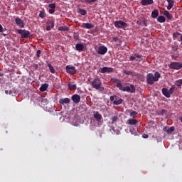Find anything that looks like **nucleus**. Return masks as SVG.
I'll return each instance as SVG.
<instances>
[{
	"label": "nucleus",
	"mask_w": 182,
	"mask_h": 182,
	"mask_svg": "<svg viewBox=\"0 0 182 182\" xmlns=\"http://www.w3.org/2000/svg\"><path fill=\"white\" fill-rule=\"evenodd\" d=\"M159 77H161V75L159 72H155L154 75L149 73L146 75V82L148 85H154V82H159Z\"/></svg>",
	"instance_id": "f257e3e1"
},
{
	"label": "nucleus",
	"mask_w": 182,
	"mask_h": 182,
	"mask_svg": "<svg viewBox=\"0 0 182 182\" xmlns=\"http://www.w3.org/2000/svg\"><path fill=\"white\" fill-rule=\"evenodd\" d=\"M92 87L93 89H96V90H99L100 92H103L105 90V87H102V81L100 78L96 77L92 82Z\"/></svg>",
	"instance_id": "f03ea898"
},
{
	"label": "nucleus",
	"mask_w": 182,
	"mask_h": 182,
	"mask_svg": "<svg viewBox=\"0 0 182 182\" xmlns=\"http://www.w3.org/2000/svg\"><path fill=\"white\" fill-rule=\"evenodd\" d=\"M118 89L122 90V92H127L128 93H135L136 92V87L133 85H130V86L124 87L123 84H118Z\"/></svg>",
	"instance_id": "7ed1b4c3"
},
{
	"label": "nucleus",
	"mask_w": 182,
	"mask_h": 182,
	"mask_svg": "<svg viewBox=\"0 0 182 182\" xmlns=\"http://www.w3.org/2000/svg\"><path fill=\"white\" fill-rule=\"evenodd\" d=\"M18 33L21 35V38L23 39H29V38L32 36V34H31V33L26 30L19 29L18 30Z\"/></svg>",
	"instance_id": "20e7f679"
},
{
	"label": "nucleus",
	"mask_w": 182,
	"mask_h": 182,
	"mask_svg": "<svg viewBox=\"0 0 182 182\" xmlns=\"http://www.w3.org/2000/svg\"><path fill=\"white\" fill-rule=\"evenodd\" d=\"M170 69H174L175 70H180L182 69L181 62H172L169 64Z\"/></svg>",
	"instance_id": "39448f33"
},
{
	"label": "nucleus",
	"mask_w": 182,
	"mask_h": 182,
	"mask_svg": "<svg viewBox=\"0 0 182 182\" xmlns=\"http://www.w3.org/2000/svg\"><path fill=\"white\" fill-rule=\"evenodd\" d=\"M115 28H118V29H124V28H127V23L124 22L122 21H117L114 23Z\"/></svg>",
	"instance_id": "423d86ee"
},
{
	"label": "nucleus",
	"mask_w": 182,
	"mask_h": 182,
	"mask_svg": "<svg viewBox=\"0 0 182 182\" xmlns=\"http://www.w3.org/2000/svg\"><path fill=\"white\" fill-rule=\"evenodd\" d=\"M129 60V62H134V60L141 62V60H143V55L135 53L134 55L130 56Z\"/></svg>",
	"instance_id": "0eeeda50"
},
{
	"label": "nucleus",
	"mask_w": 182,
	"mask_h": 182,
	"mask_svg": "<svg viewBox=\"0 0 182 182\" xmlns=\"http://www.w3.org/2000/svg\"><path fill=\"white\" fill-rule=\"evenodd\" d=\"M106 53H107V47L105 46H101L98 48V55H106Z\"/></svg>",
	"instance_id": "6e6552de"
},
{
	"label": "nucleus",
	"mask_w": 182,
	"mask_h": 182,
	"mask_svg": "<svg viewBox=\"0 0 182 182\" xmlns=\"http://www.w3.org/2000/svg\"><path fill=\"white\" fill-rule=\"evenodd\" d=\"M113 68L110 67H103L100 69V73H113Z\"/></svg>",
	"instance_id": "1a4fd4ad"
},
{
	"label": "nucleus",
	"mask_w": 182,
	"mask_h": 182,
	"mask_svg": "<svg viewBox=\"0 0 182 182\" xmlns=\"http://www.w3.org/2000/svg\"><path fill=\"white\" fill-rule=\"evenodd\" d=\"M65 69L67 73H70V75H75V73H76V68L73 66L67 65Z\"/></svg>",
	"instance_id": "9d476101"
},
{
	"label": "nucleus",
	"mask_w": 182,
	"mask_h": 182,
	"mask_svg": "<svg viewBox=\"0 0 182 182\" xmlns=\"http://www.w3.org/2000/svg\"><path fill=\"white\" fill-rule=\"evenodd\" d=\"M15 22H16V25L18 26H19V28H25V23L20 18H18V17L16 18Z\"/></svg>",
	"instance_id": "9b49d317"
},
{
	"label": "nucleus",
	"mask_w": 182,
	"mask_h": 182,
	"mask_svg": "<svg viewBox=\"0 0 182 182\" xmlns=\"http://www.w3.org/2000/svg\"><path fill=\"white\" fill-rule=\"evenodd\" d=\"M71 100H73V103L77 105L80 102V97L77 94H75L71 97Z\"/></svg>",
	"instance_id": "f8f14e48"
},
{
	"label": "nucleus",
	"mask_w": 182,
	"mask_h": 182,
	"mask_svg": "<svg viewBox=\"0 0 182 182\" xmlns=\"http://www.w3.org/2000/svg\"><path fill=\"white\" fill-rule=\"evenodd\" d=\"M163 130L164 132H165V133H167V134H171L172 132H174V130H176V128H174V127H165L163 128Z\"/></svg>",
	"instance_id": "ddd939ff"
},
{
	"label": "nucleus",
	"mask_w": 182,
	"mask_h": 182,
	"mask_svg": "<svg viewBox=\"0 0 182 182\" xmlns=\"http://www.w3.org/2000/svg\"><path fill=\"white\" fill-rule=\"evenodd\" d=\"M59 104L62 105L63 106L65 105H69L70 103V99L69 98H61L59 100Z\"/></svg>",
	"instance_id": "4468645a"
},
{
	"label": "nucleus",
	"mask_w": 182,
	"mask_h": 182,
	"mask_svg": "<svg viewBox=\"0 0 182 182\" xmlns=\"http://www.w3.org/2000/svg\"><path fill=\"white\" fill-rule=\"evenodd\" d=\"M141 4L143 6H147V5H153L154 1L153 0H141Z\"/></svg>",
	"instance_id": "2eb2a0df"
},
{
	"label": "nucleus",
	"mask_w": 182,
	"mask_h": 182,
	"mask_svg": "<svg viewBox=\"0 0 182 182\" xmlns=\"http://www.w3.org/2000/svg\"><path fill=\"white\" fill-rule=\"evenodd\" d=\"M47 25H51V26H46V31H50V29L55 28V21L48 20L47 21Z\"/></svg>",
	"instance_id": "dca6fc26"
},
{
	"label": "nucleus",
	"mask_w": 182,
	"mask_h": 182,
	"mask_svg": "<svg viewBox=\"0 0 182 182\" xmlns=\"http://www.w3.org/2000/svg\"><path fill=\"white\" fill-rule=\"evenodd\" d=\"M81 28H84V29H92V28H95V25L90 23H83Z\"/></svg>",
	"instance_id": "f3484780"
},
{
	"label": "nucleus",
	"mask_w": 182,
	"mask_h": 182,
	"mask_svg": "<svg viewBox=\"0 0 182 182\" xmlns=\"http://www.w3.org/2000/svg\"><path fill=\"white\" fill-rule=\"evenodd\" d=\"M94 119H95V120H97V122H102V119H103V117H102V114L100 113H99V112H96L94 114Z\"/></svg>",
	"instance_id": "a211bd4d"
},
{
	"label": "nucleus",
	"mask_w": 182,
	"mask_h": 182,
	"mask_svg": "<svg viewBox=\"0 0 182 182\" xmlns=\"http://www.w3.org/2000/svg\"><path fill=\"white\" fill-rule=\"evenodd\" d=\"M127 124H129V126H136V124H137V123H139V121H137V119H129L127 120Z\"/></svg>",
	"instance_id": "6ab92c4d"
},
{
	"label": "nucleus",
	"mask_w": 182,
	"mask_h": 182,
	"mask_svg": "<svg viewBox=\"0 0 182 182\" xmlns=\"http://www.w3.org/2000/svg\"><path fill=\"white\" fill-rule=\"evenodd\" d=\"M75 49L76 50H78V52H83V49H85V46L82 43H77L75 45Z\"/></svg>",
	"instance_id": "aec40b11"
},
{
	"label": "nucleus",
	"mask_w": 182,
	"mask_h": 182,
	"mask_svg": "<svg viewBox=\"0 0 182 182\" xmlns=\"http://www.w3.org/2000/svg\"><path fill=\"white\" fill-rule=\"evenodd\" d=\"M166 1L168 2L167 9L170 11L174 6V0H166Z\"/></svg>",
	"instance_id": "412c9836"
},
{
	"label": "nucleus",
	"mask_w": 182,
	"mask_h": 182,
	"mask_svg": "<svg viewBox=\"0 0 182 182\" xmlns=\"http://www.w3.org/2000/svg\"><path fill=\"white\" fill-rule=\"evenodd\" d=\"M111 82H112V83H115L117 87H119V85H122L120 80L117 79V77L111 78Z\"/></svg>",
	"instance_id": "4be33fe9"
},
{
	"label": "nucleus",
	"mask_w": 182,
	"mask_h": 182,
	"mask_svg": "<svg viewBox=\"0 0 182 182\" xmlns=\"http://www.w3.org/2000/svg\"><path fill=\"white\" fill-rule=\"evenodd\" d=\"M163 15H164V16H166L167 19H168L169 21L173 19V15H171L170 12H168V11L167 10H165L164 11Z\"/></svg>",
	"instance_id": "5701e85b"
},
{
	"label": "nucleus",
	"mask_w": 182,
	"mask_h": 182,
	"mask_svg": "<svg viewBox=\"0 0 182 182\" xmlns=\"http://www.w3.org/2000/svg\"><path fill=\"white\" fill-rule=\"evenodd\" d=\"M162 93L165 97H170L171 95H170V92L167 88H163L162 89Z\"/></svg>",
	"instance_id": "b1692460"
},
{
	"label": "nucleus",
	"mask_w": 182,
	"mask_h": 182,
	"mask_svg": "<svg viewBox=\"0 0 182 182\" xmlns=\"http://www.w3.org/2000/svg\"><path fill=\"white\" fill-rule=\"evenodd\" d=\"M122 103H123V99L119 98V99H116L114 102H113V105H114L115 106H119V105H122Z\"/></svg>",
	"instance_id": "393cba45"
},
{
	"label": "nucleus",
	"mask_w": 182,
	"mask_h": 182,
	"mask_svg": "<svg viewBox=\"0 0 182 182\" xmlns=\"http://www.w3.org/2000/svg\"><path fill=\"white\" fill-rule=\"evenodd\" d=\"M157 16H159V10L154 9L151 12V17L154 18V19H156L157 18Z\"/></svg>",
	"instance_id": "a878e982"
},
{
	"label": "nucleus",
	"mask_w": 182,
	"mask_h": 182,
	"mask_svg": "<svg viewBox=\"0 0 182 182\" xmlns=\"http://www.w3.org/2000/svg\"><path fill=\"white\" fill-rule=\"evenodd\" d=\"M48 87H49V85H48L47 83L42 85L40 87V92H46Z\"/></svg>",
	"instance_id": "bb28decb"
},
{
	"label": "nucleus",
	"mask_w": 182,
	"mask_h": 182,
	"mask_svg": "<svg viewBox=\"0 0 182 182\" xmlns=\"http://www.w3.org/2000/svg\"><path fill=\"white\" fill-rule=\"evenodd\" d=\"M158 22L160 23H164V22H166V17L164 16H159L157 18Z\"/></svg>",
	"instance_id": "cd10ccee"
},
{
	"label": "nucleus",
	"mask_w": 182,
	"mask_h": 182,
	"mask_svg": "<svg viewBox=\"0 0 182 182\" xmlns=\"http://www.w3.org/2000/svg\"><path fill=\"white\" fill-rule=\"evenodd\" d=\"M97 0H81V2L83 4H89L90 5H92L93 2H96Z\"/></svg>",
	"instance_id": "c85d7f7f"
},
{
	"label": "nucleus",
	"mask_w": 182,
	"mask_h": 182,
	"mask_svg": "<svg viewBox=\"0 0 182 182\" xmlns=\"http://www.w3.org/2000/svg\"><path fill=\"white\" fill-rule=\"evenodd\" d=\"M58 31H69V27H68L67 26H60L58 27Z\"/></svg>",
	"instance_id": "c756f323"
},
{
	"label": "nucleus",
	"mask_w": 182,
	"mask_h": 182,
	"mask_svg": "<svg viewBox=\"0 0 182 182\" xmlns=\"http://www.w3.org/2000/svg\"><path fill=\"white\" fill-rule=\"evenodd\" d=\"M39 17L43 19V18H46V13H45V10L40 11Z\"/></svg>",
	"instance_id": "7c9ffc66"
},
{
	"label": "nucleus",
	"mask_w": 182,
	"mask_h": 182,
	"mask_svg": "<svg viewBox=\"0 0 182 182\" xmlns=\"http://www.w3.org/2000/svg\"><path fill=\"white\" fill-rule=\"evenodd\" d=\"M76 85L75 84H72V83H69L68 84V88L70 89V90H76Z\"/></svg>",
	"instance_id": "2f4dec72"
},
{
	"label": "nucleus",
	"mask_w": 182,
	"mask_h": 182,
	"mask_svg": "<svg viewBox=\"0 0 182 182\" xmlns=\"http://www.w3.org/2000/svg\"><path fill=\"white\" fill-rule=\"evenodd\" d=\"M48 67L49 68V70L50 71L51 73H55V68H53V65L50 63L48 64Z\"/></svg>",
	"instance_id": "473e14b6"
},
{
	"label": "nucleus",
	"mask_w": 182,
	"mask_h": 182,
	"mask_svg": "<svg viewBox=\"0 0 182 182\" xmlns=\"http://www.w3.org/2000/svg\"><path fill=\"white\" fill-rule=\"evenodd\" d=\"M175 85L178 86V87H180L181 89V85H182V79L178 80L175 82Z\"/></svg>",
	"instance_id": "72a5a7b5"
},
{
	"label": "nucleus",
	"mask_w": 182,
	"mask_h": 182,
	"mask_svg": "<svg viewBox=\"0 0 182 182\" xmlns=\"http://www.w3.org/2000/svg\"><path fill=\"white\" fill-rule=\"evenodd\" d=\"M79 14H80V15L85 16L87 14V11L85 9H79Z\"/></svg>",
	"instance_id": "f704fd0d"
},
{
	"label": "nucleus",
	"mask_w": 182,
	"mask_h": 182,
	"mask_svg": "<svg viewBox=\"0 0 182 182\" xmlns=\"http://www.w3.org/2000/svg\"><path fill=\"white\" fill-rule=\"evenodd\" d=\"M176 90V85H172L170 88V90H168L169 92V95H173V93L174 92V90Z\"/></svg>",
	"instance_id": "c9c22d12"
},
{
	"label": "nucleus",
	"mask_w": 182,
	"mask_h": 182,
	"mask_svg": "<svg viewBox=\"0 0 182 182\" xmlns=\"http://www.w3.org/2000/svg\"><path fill=\"white\" fill-rule=\"evenodd\" d=\"M117 120H119V117H117V116L112 117V124H114V123H116V122H117Z\"/></svg>",
	"instance_id": "e433bc0d"
},
{
	"label": "nucleus",
	"mask_w": 182,
	"mask_h": 182,
	"mask_svg": "<svg viewBox=\"0 0 182 182\" xmlns=\"http://www.w3.org/2000/svg\"><path fill=\"white\" fill-rule=\"evenodd\" d=\"M48 7H50V9H56V4L55 3L50 4H48Z\"/></svg>",
	"instance_id": "4c0bfd02"
},
{
	"label": "nucleus",
	"mask_w": 182,
	"mask_h": 182,
	"mask_svg": "<svg viewBox=\"0 0 182 182\" xmlns=\"http://www.w3.org/2000/svg\"><path fill=\"white\" fill-rule=\"evenodd\" d=\"M124 75H127L128 76H130L131 75H133V72L130 70H124Z\"/></svg>",
	"instance_id": "58836bf2"
},
{
	"label": "nucleus",
	"mask_w": 182,
	"mask_h": 182,
	"mask_svg": "<svg viewBox=\"0 0 182 182\" xmlns=\"http://www.w3.org/2000/svg\"><path fill=\"white\" fill-rule=\"evenodd\" d=\"M136 116H137V112L136 111H133L130 113V117H136Z\"/></svg>",
	"instance_id": "ea45409f"
},
{
	"label": "nucleus",
	"mask_w": 182,
	"mask_h": 182,
	"mask_svg": "<svg viewBox=\"0 0 182 182\" xmlns=\"http://www.w3.org/2000/svg\"><path fill=\"white\" fill-rule=\"evenodd\" d=\"M166 112L167 111L166 109H161L159 111V114H161V116H164V114H166Z\"/></svg>",
	"instance_id": "a19ab883"
},
{
	"label": "nucleus",
	"mask_w": 182,
	"mask_h": 182,
	"mask_svg": "<svg viewBox=\"0 0 182 182\" xmlns=\"http://www.w3.org/2000/svg\"><path fill=\"white\" fill-rule=\"evenodd\" d=\"M180 35H181V33L176 32V33H173V38H178V36H180Z\"/></svg>",
	"instance_id": "79ce46f5"
},
{
	"label": "nucleus",
	"mask_w": 182,
	"mask_h": 182,
	"mask_svg": "<svg viewBox=\"0 0 182 182\" xmlns=\"http://www.w3.org/2000/svg\"><path fill=\"white\" fill-rule=\"evenodd\" d=\"M136 23H137L138 25H145V26H146V22H145V21H138L136 22Z\"/></svg>",
	"instance_id": "37998d69"
},
{
	"label": "nucleus",
	"mask_w": 182,
	"mask_h": 182,
	"mask_svg": "<svg viewBox=\"0 0 182 182\" xmlns=\"http://www.w3.org/2000/svg\"><path fill=\"white\" fill-rule=\"evenodd\" d=\"M41 50H38L36 51V56H37V58H41Z\"/></svg>",
	"instance_id": "c03bdc74"
},
{
	"label": "nucleus",
	"mask_w": 182,
	"mask_h": 182,
	"mask_svg": "<svg viewBox=\"0 0 182 182\" xmlns=\"http://www.w3.org/2000/svg\"><path fill=\"white\" fill-rule=\"evenodd\" d=\"M49 14H55V9H50L49 11H48Z\"/></svg>",
	"instance_id": "a18cd8bd"
},
{
	"label": "nucleus",
	"mask_w": 182,
	"mask_h": 182,
	"mask_svg": "<svg viewBox=\"0 0 182 182\" xmlns=\"http://www.w3.org/2000/svg\"><path fill=\"white\" fill-rule=\"evenodd\" d=\"M113 41H114V42H119V38H117V37H114L113 38Z\"/></svg>",
	"instance_id": "49530a36"
},
{
	"label": "nucleus",
	"mask_w": 182,
	"mask_h": 182,
	"mask_svg": "<svg viewBox=\"0 0 182 182\" xmlns=\"http://www.w3.org/2000/svg\"><path fill=\"white\" fill-rule=\"evenodd\" d=\"M142 137H143L144 139H149V135L144 134L142 135Z\"/></svg>",
	"instance_id": "de8ad7c7"
},
{
	"label": "nucleus",
	"mask_w": 182,
	"mask_h": 182,
	"mask_svg": "<svg viewBox=\"0 0 182 182\" xmlns=\"http://www.w3.org/2000/svg\"><path fill=\"white\" fill-rule=\"evenodd\" d=\"M109 100H110V102H114V96H110Z\"/></svg>",
	"instance_id": "09e8293b"
},
{
	"label": "nucleus",
	"mask_w": 182,
	"mask_h": 182,
	"mask_svg": "<svg viewBox=\"0 0 182 182\" xmlns=\"http://www.w3.org/2000/svg\"><path fill=\"white\" fill-rule=\"evenodd\" d=\"M4 27H2V25L0 24V32H4Z\"/></svg>",
	"instance_id": "8fccbe9b"
},
{
	"label": "nucleus",
	"mask_w": 182,
	"mask_h": 182,
	"mask_svg": "<svg viewBox=\"0 0 182 182\" xmlns=\"http://www.w3.org/2000/svg\"><path fill=\"white\" fill-rule=\"evenodd\" d=\"M42 102L46 104V103H48V100L47 99H43Z\"/></svg>",
	"instance_id": "3c124183"
},
{
	"label": "nucleus",
	"mask_w": 182,
	"mask_h": 182,
	"mask_svg": "<svg viewBox=\"0 0 182 182\" xmlns=\"http://www.w3.org/2000/svg\"><path fill=\"white\" fill-rule=\"evenodd\" d=\"M5 94H6V95H9V91L5 90Z\"/></svg>",
	"instance_id": "603ef678"
},
{
	"label": "nucleus",
	"mask_w": 182,
	"mask_h": 182,
	"mask_svg": "<svg viewBox=\"0 0 182 182\" xmlns=\"http://www.w3.org/2000/svg\"><path fill=\"white\" fill-rule=\"evenodd\" d=\"M12 93H13L12 90L9 91V95H12Z\"/></svg>",
	"instance_id": "864d4df0"
},
{
	"label": "nucleus",
	"mask_w": 182,
	"mask_h": 182,
	"mask_svg": "<svg viewBox=\"0 0 182 182\" xmlns=\"http://www.w3.org/2000/svg\"><path fill=\"white\" fill-rule=\"evenodd\" d=\"M180 41L182 42V34H181Z\"/></svg>",
	"instance_id": "5fc2aeb1"
},
{
	"label": "nucleus",
	"mask_w": 182,
	"mask_h": 182,
	"mask_svg": "<svg viewBox=\"0 0 182 182\" xmlns=\"http://www.w3.org/2000/svg\"><path fill=\"white\" fill-rule=\"evenodd\" d=\"M179 120L182 122V117H179Z\"/></svg>",
	"instance_id": "6e6d98bb"
},
{
	"label": "nucleus",
	"mask_w": 182,
	"mask_h": 182,
	"mask_svg": "<svg viewBox=\"0 0 182 182\" xmlns=\"http://www.w3.org/2000/svg\"><path fill=\"white\" fill-rule=\"evenodd\" d=\"M6 35H7V34H6V33H2V36H6Z\"/></svg>",
	"instance_id": "4d7b16f0"
},
{
	"label": "nucleus",
	"mask_w": 182,
	"mask_h": 182,
	"mask_svg": "<svg viewBox=\"0 0 182 182\" xmlns=\"http://www.w3.org/2000/svg\"><path fill=\"white\" fill-rule=\"evenodd\" d=\"M130 133H132V134H133V131L132 129H130Z\"/></svg>",
	"instance_id": "13d9d810"
},
{
	"label": "nucleus",
	"mask_w": 182,
	"mask_h": 182,
	"mask_svg": "<svg viewBox=\"0 0 182 182\" xmlns=\"http://www.w3.org/2000/svg\"><path fill=\"white\" fill-rule=\"evenodd\" d=\"M0 76H4V74H0Z\"/></svg>",
	"instance_id": "bf43d9fd"
},
{
	"label": "nucleus",
	"mask_w": 182,
	"mask_h": 182,
	"mask_svg": "<svg viewBox=\"0 0 182 182\" xmlns=\"http://www.w3.org/2000/svg\"><path fill=\"white\" fill-rule=\"evenodd\" d=\"M48 26H52V25H50V24H48Z\"/></svg>",
	"instance_id": "052dcab7"
},
{
	"label": "nucleus",
	"mask_w": 182,
	"mask_h": 182,
	"mask_svg": "<svg viewBox=\"0 0 182 182\" xmlns=\"http://www.w3.org/2000/svg\"><path fill=\"white\" fill-rule=\"evenodd\" d=\"M75 39H76V38H77V36H75V37H74Z\"/></svg>",
	"instance_id": "680f3d73"
},
{
	"label": "nucleus",
	"mask_w": 182,
	"mask_h": 182,
	"mask_svg": "<svg viewBox=\"0 0 182 182\" xmlns=\"http://www.w3.org/2000/svg\"><path fill=\"white\" fill-rule=\"evenodd\" d=\"M75 39H76V38H77V36H75V37H74Z\"/></svg>",
	"instance_id": "e2e57ef3"
},
{
	"label": "nucleus",
	"mask_w": 182,
	"mask_h": 182,
	"mask_svg": "<svg viewBox=\"0 0 182 182\" xmlns=\"http://www.w3.org/2000/svg\"><path fill=\"white\" fill-rule=\"evenodd\" d=\"M75 39H76V38H77V36H75V37H74Z\"/></svg>",
	"instance_id": "0e129e2a"
}]
</instances>
